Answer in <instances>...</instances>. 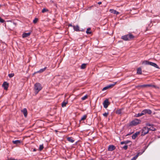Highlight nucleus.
<instances>
[{
    "label": "nucleus",
    "mask_w": 160,
    "mask_h": 160,
    "mask_svg": "<svg viewBox=\"0 0 160 160\" xmlns=\"http://www.w3.org/2000/svg\"><path fill=\"white\" fill-rule=\"evenodd\" d=\"M135 37L131 33H129L121 37V38L124 41H130L134 38Z\"/></svg>",
    "instance_id": "nucleus-1"
},
{
    "label": "nucleus",
    "mask_w": 160,
    "mask_h": 160,
    "mask_svg": "<svg viewBox=\"0 0 160 160\" xmlns=\"http://www.w3.org/2000/svg\"><path fill=\"white\" fill-rule=\"evenodd\" d=\"M141 121L139 119L136 118L131 121L129 124L130 126H135L140 124Z\"/></svg>",
    "instance_id": "nucleus-2"
},
{
    "label": "nucleus",
    "mask_w": 160,
    "mask_h": 160,
    "mask_svg": "<svg viewBox=\"0 0 160 160\" xmlns=\"http://www.w3.org/2000/svg\"><path fill=\"white\" fill-rule=\"evenodd\" d=\"M142 64L146 65H150L157 68H159V67L156 63L148 61L147 60L143 61L142 62Z\"/></svg>",
    "instance_id": "nucleus-3"
},
{
    "label": "nucleus",
    "mask_w": 160,
    "mask_h": 160,
    "mask_svg": "<svg viewBox=\"0 0 160 160\" xmlns=\"http://www.w3.org/2000/svg\"><path fill=\"white\" fill-rule=\"evenodd\" d=\"M42 88L41 84L37 83L35 84L34 89L36 94H37L42 89Z\"/></svg>",
    "instance_id": "nucleus-4"
},
{
    "label": "nucleus",
    "mask_w": 160,
    "mask_h": 160,
    "mask_svg": "<svg viewBox=\"0 0 160 160\" xmlns=\"http://www.w3.org/2000/svg\"><path fill=\"white\" fill-rule=\"evenodd\" d=\"M149 132V128L147 127H143L141 130V135L142 136H144L146 134H147Z\"/></svg>",
    "instance_id": "nucleus-5"
},
{
    "label": "nucleus",
    "mask_w": 160,
    "mask_h": 160,
    "mask_svg": "<svg viewBox=\"0 0 160 160\" xmlns=\"http://www.w3.org/2000/svg\"><path fill=\"white\" fill-rule=\"evenodd\" d=\"M142 113L143 115H145L146 114H150L152 113V111L151 110L149 109H145L143 110L142 111Z\"/></svg>",
    "instance_id": "nucleus-6"
},
{
    "label": "nucleus",
    "mask_w": 160,
    "mask_h": 160,
    "mask_svg": "<svg viewBox=\"0 0 160 160\" xmlns=\"http://www.w3.org/2000/svg\"><path fill=\"white\" fill-rule=\"evenodd\" d=\"M109 104V102L108 101V99L105 100L103 103V107L105 108H108Z\"/></svg>",
    "instance_id": "nucleus-7"
},
{
    "label": "nucleus",
    "mask_w": 160,
    "mask_h": 160,
    "mask_svg": "<svg viewBox=\"0 0 160 160\" xmlns=\"http://www.w3.org/2000/svg\"><path fill=\"white\" fill-rule=\"evenodd\" d=\"M8 83L6 82H4L2 85V86L3 87L4 89L6 90L8 89Z\"/></svg>",
    "instance_id": "nucleus-8"
},
{
    "label": "nucleus",
    "mask_w": 160,
    "mask_h": 160,
    "mask_svg": "<svg viewBox=\"0 0 160 160\" xmlns=\"http://www.w3.org/2000/svg\"><path fill=\"white\" fill-rule=\"evenodd\" d=\"M116 147L113 145H109L108 146V150L109 151H112L115 150Z\"/></svg>",
    "instance_id": "nucleus-9"
},
{
    "label": "nucleus",
    "mask_w": 160,
    "mask_h": 160,
    "mask_svg": "<svg viewBox=\"0 0 160 160\" xmlns=\"http://www.w3.org/2000/svg\"><path fill=\"white\" fill-rule=\"evenodd\" d=\"M21 112L23 113L24 116L26 117L27 115V110L26 108H24Z\"/></svg>",
    "instance_id": "nucleus-10"
},
{
    "label": "nucleus",
    "mask_w": 160,
    "mask_h": 160,
    "mask_svg": "<svg viewBox=\"0 0 160 160\" xmlns=\"http://www.w3.org/2000/svg\"><path fill=\"white\" fill-rule=\"evenodd\" d=\"M73 28L75 31L78 32L80 31L79 30V27L78 25H77L76 26H73Z\"/></svg>",
    "instance_id": "nucleus-11"
},
{
    "label": "nucleus",
    "mask_w": 160,
    "mask_h": 160,
    "mask_svg": "<svg viewBox=\"0 0 160 160\" xmlns=\"http://www.w3.org/2000/svg\"><path fill=\"white\" fill-rule=\"evenodd\" d=\"M139 132H136L134 134H133L132 136V138L133 139H135L138 135L139 134Z\"/></svg>",
    "instance_id": "nucleus-12"
},
{
    "label": "nucleus",
    "mask_w": 160,
    "mask_h": 160,
    "mask_svg": "<svg viewBox=\"0 0 160 160\" xmlns=\"http://www.w3.org/2000/svg\"><path fill=\"white\" fill-rule=\"evenodd\" d=\"M31 33L30 32H29L28 33H24L22 34V37L24 38L28 37L30 35Z\"/></svg>",
    "instance_id": "nucleus-13"
},
{
    "label": "nucleus",
    "mask_w": 160,
    "mask_h": 160,
    "mask_svg": "<svg viewBox=\"0 0 160 160\" xmlns=\"http://www.w3.org/2000/svg\"><path fill=\"white\" fill-rule=\"evenodd\" d=\"M110 11L111 13L114 14H116V15H118L119 13V12H117L116 10H114V9H111L110 10Z\"/></svg>",
    "instance_id": "nucleus-14"
},
{
    "label": "nucleus",
    "mask_w": 160,
    "mask_h": 160,
    "mask_svg": "<svg viewBox=\"0 0 160 160\" xmlns=\"http://www.w3.org/2000/svg\"><path fill=\"white\" fill-rule=\"evenodd\" d=\"M67 140L70 142L73 143L74 142V138L72 137H68L67 138Z\"/></svg>",
    "instance_id": "nucleus-15"
},
{
    "label": "nucleus",
    "mask_w": 160,
    "mask_h": 160,
    "mask_svg": "<svg viewBox=\"0 0 160 160\" xmlns=\"http://www.w3.org/2000/svg\"><path fill=\"white\" fill-rule=\"evenodd\" d=\"M12 142L13 143L18 145V144H20L21 143V141L19 140H16L13 141Z\"/></svg>",
    "instance_id": "nucleus-16"
},
{
    "label": "nucleus",
    "mask_w": 160,
    "mask_h": 160,
    "mask_svg": "<svg viewBox=\"0 0 160 160\" xmlns=\"http://www.w3.org/2000/svg\"><path fill=\"white\" fill-rule=\"evenodd\" d=\"M141 153H140V152H138L134 157L132 159L130 160H136L137 158L138 157L139 155L140 154H141Z\"/></svg>",
    "instance_id": "nucleus-17"
},
{
    "label": "nucleus",
    "mask_w": 160,
    "mask_h": 160,
    "mask_svg": "<svg viewBox=\"0 0 160 160\" xmlns=\"http://www.w3.org/2000/svg\"><path fill=\"white\" fill-rule=\"evenodd\" d=\"M47 67H45L44 68L41 69L39 71L36 72V73H42L45 71Z\"/></svg>",
    "instance_id": "nucleus-18"
},
{
    "label": "nucleus",
    "mask_w": 160,
    "mask_h": 160,
    "mask_svg": "<svg viewBox=\"0 0 160 160\" xmlns=\"http://www.w3.org/2000/svg\"><path fill=\"white\" fill-rule=\"evenodd\" d=\"M137 73L138 74H141L142 73V69L140 68L137 69Z\"/></svg>",
    "instance_id": "nucleus-19"
},
{
    "label": "nucleus",
    "mask_w": 160,
    "mask_h": 160,
    "mask_svg": "<svg viewBox=\"0 0 160 160\" xmlns=\"http://www.w3.org/2000/svg\"><path fill=\"white\" fill-rule=\"evenodd\" d=\"M143 115V114L142 112L141 113H139L137 114H136L134 115V117H138Z\"/></svg>",
    "instance_id": "nucleus-20"
},
{
    "label": "nucleus",
    "mask_w": 160,
    "mask_h": 160,
    "mask_svg": "<svg viewBox=\"0 0 160 160\" xmlns=\"http://www.w3.org/2000/svg\"><path fill=\"white\" fill-rule=\"evenodd\" d=\"M122 109H120L117 110L116 112V113L118 114H121L122 113Z\"/></svg>",
    "instance_id": "nucleus-21"
},
{
    "label": "nucleus",
    "mask_w": 160,
    "mask_h": 160,
    "mask_svg": "<svg viewBox=\"0 0 160 160\" xmlns=\"http://www.w3.org/2000/svg\"><path fill=\"white\" fill-rule=\"evenodd\" d=\"M149 128V131H155L156 130V129L153 127V126H152Z\"/></svg>",
    "instance_id": "nucleus-22"
},
{
    "label": "nucleus",
    "mask_w": 160,
    "mask_h": 160,
    "mask_svg": "<svg viewBox=\"0 0 160 160\" xmlns=\"http://www.w3.org/2000/svg\"><path fill=\"white\" fill-rule=\"evenodd\" d=\"M116 83V82H114L113 83L110 84L108 85V86L109 88H111L113 87Z\"/></svg>",
    "instance_id": "nucleus-23"
},
{
    "label": "nucleus",
    "mask_w": 160,
    "mask_h": 160,
    "mask_svg": "<svg viewBox=\"0 0 160 160\" xmlns=\"http://www.w3.org/2000/svg\"><path fill=\"white\" fill-rule=\"evenodd\" d=\"M130 142H131L130 141L127 140L125 141L121 142L120 143L121 144H127Z\"/></svg>",
    "instance_id": "nucleus-24"
},
{
    "label": "nucleus",
    "mask_w": 160,
    "mask_h": 160,
    "mask_svg": "<svg viewBox=\"0 0 160 160\" xmlns=\"http://www.w3.org/2000/svg\"><path fill=\"white\" fill-rule=\"evenodd\" d=\"M87 117V115H83L81 118L80 121H84L85 120Z\"/></svg>",
    "instance_id": "nucleus-25"
},
{
    "label": "nucleus",
    "mask_w": 160,
    "mask_h": 160,
    "mask_svg": "<svg viewBox=\"0 0 160 160\" xmlns=\"http://www.w3.org/2000/svg\"><path fill=\"white\" fill-rule=\"evenodd\" d=\"M147 87L146 84H143V85H138L136 87V88H139V87L144 88V87Z\"/></svg>",
    "instance_id": "nucleus-26"
},
{
    "label": "nucleus",
    "mask_w": 160,
    "mask_h": 160,
    "mask_svg": "<svg viewBox=\"0 0 160 160\" xmlns=\"http://www.w3.org/2000/svg\"><path fill=\"white\" fill-rule=\"evenodd\" d=\"M86 64L83 63L82 64V65L81 66V68L82 69H84L86 68Z\"/></svg>",
    "instance_id": "nucleus-27"
},
{
    "label": "nucleus",
    "mask_w": 160,
    "mask_h": 160,
    "mask_svg": "<svg viewBox=\"0 0 160 160\" xmlns=\"http://www.w3.org/2000/svg\"><path fill=\"white\" fill-rule=\"evenodd\" d=\"M67 103H68V102L67 101L65 102L64 101L63 102L62 104V107H64L65 106H66V105Z\"/></svg>",
    "instance_id": "nucleus-28"
},
{
    "label": "nucleus",
    "mask_w": 160,
    "mask_h": 160,
    "mask_svg": "<svg viewBox=\"0 0 160 160\" xmlns=\"http://www.w3.org/2000/svg\"><path fill=\"white\" fill-rule=\"evenodd\" d=\"M91 28H88L87 29L86 31V33L88 34H90L91 33V32L90 31Z\"/></svg>",
    "instance_id": "nucleus-29"
},
{
    "label": "nucleus",
    "mask_w": 160,
    "mask_h": 160,
    "mask_svg": "<svg viewBox=\"0 0 160 160\" xmlns=\"http://www.w3.org/2000/svg\"><path fill=\"white\" fill-rule=\"evenodd\" d=\"M44 147L43 144H42L40 145L39 150L40 151H41L42 149Z\"/></svg>",
    "instance_id": "nucleus-30"
},
{
    "label": "nucleus",
    "mask_w": 160,
    "mask_h": 160,
    "mask_svg": "<svg viewBox=\"0 0 160 160\" xmlns=\"http://www.w3.org/2000/svg\"><path fill=\"white\" fill-rule=\"evenodd\" d=\"M151 87H153V88H156V89H159V87H158L157 86H156V85H152V86H151Z\"/></svg>",
    "instance_id": "nucleus-31"
},
{
    "label": "nucleus",
    "mask_w": 160,
    "mask_h": 160,
    "mask_svg": "<svg viewBox=\"0 0 160 160\" xmlns=\"http://www.w3.org/2000/svg\"><path fill=\"white\" fill-rule=\"evenodd\" d=\"M109 113L108 112H105L103 114V115L105 117H107L108 116V115Z\"/></svg>",
    "instance_id": "nucleus-32"
},
{
    "label": "nucleus",
    "mask_w": 160,
    "mask_h": 160,
    "mask_svg": "<svg viewBox=\"0 0 160 160\" xmlns=\"http://www.w3.org/2000/svg\"><path fill=\"white\" fill-rule=\"evenodd\" d=\"M48 11V10L45 8H43L42 10V13H44L45 12H47Z\"/></svg>",
    "instance_id": "nucleus-33"
},
{
    "label": "nucleus",
    "mask_w": 160,
    "mask_h": 160,
    "mask_svg": "<svg viewBox=\"0 0 160 160\" xmlns=\"http://www.w3.org/2000/svg\"><path fill=\"white\" fill-rule=\"evenodd\" d=\"M38 19L37 18H35V19L33 20V22L34 23H36L37 22H38Z\"/></svg>",
    "instance_id": "nucleus-34"
},
{
    "label": "nucleus",
    "mask_w": 160,
    "mask_h": 160,
    "mask_svg": "<svg viewBox=\"0 0 160 160\" xmlns=\"http://www.w3.org/2000/svg\"><path fill=\"white\" fill-rule=\"evenodd\" d=\"M8 76L9 78H12L14 76V74L13 73L9 74L8 75Z\"/></svg>",
    "instance_id": "nucleus-35"
},
{
    "label": "nucleus",
    "mask_w": 160,
    "mask_h": 160,
    "mask_svg": "<svg viewBox=\"0 0 160 160\" xmlns=\"http://www.w3.org/2000/svg\"><path fill=\"white\" fill-rule=\"evenodd\" d=\"M108 88H109L108 86H107L106 87H105L104 88H103V89H102V91H103L106 90Z\"/></svg>",
    "instance_id": "nucleus-36"
},
{
    "label": "nucleus",
    "mask_w": 160,
    "mask_h": 160,
    "mask_svg": "<svg viewBox=\"0 0 160 160\" xmlns=\"http://www.w3.org/2000/svg\"><path fill=\"white\" fill-rule=\"evenodd\" d=\"M4 20L0 17V22L1 23L4 22Z\"/></svg>",
    "instance_id": "nucleus-37"
},
{
    "label": "nucleus",
    "mask_w": 160,
    "mask_h": 160,
    "mask_svg": "<svg viewBox=\"0 0 160 160\" xmlns=\"http://www.w3.org/2000/svg\"><path fill=\"white\" fill-rule=\"evenodd\" d=\"M87 95L84 96L82 97V100H84L87 98Z\"/></svg>",
    "instance_id": "nucleus-38"
},
{
    "label": "nucleus",
    "mask_w": 160,
    "mask_h": 160,
    "mask_svg": "<svg viewBox=\"0 0 160 160\" xmlns=\"http://www.w3.org/2000/svg\"><path fill=\"white\" fill-rule=\"evenodd\" d=\"M128 148V146L127 145H125L122 148L124 149V150H126Z\"/></svg>",
    "instance_id": "nucleus-39"
},
{
    "label": "nucleus",
    "mask_w": 160,
    "mask_h": 160,
    "mask_svg": "<svg viewBox=\"0 0 160 160\" xmlns=\"http://www.w3.org/2000/svg\"><path fill=\"white\" fill-rule=\"evenodd\" d=\"M146 125L148 126H150V127L152 126H153V124H150L148 123H147L146 124Z\"/></svg>",
    "instance_id": "nucleus-40"
},
{
    "label": "nucleus",
    "mask_w": 160,
    "mask_h": 160,
    "mask_svg": "<svg viewBox=\"0 0 160 160\" xmlns=\"http://www.w3.org/2000/svg\"><path fill=\"white\" fill-rule=\"evenodd\" d=\"M147 87H151L152 84H146Z\"/></svg>",
    "instance_id": "nucleus-41"
},
{
    "label": "nucleus",
    "mask_w": 160,
    "mask_h": 160,
    "mask_svg": "<svg viewBox=\"0 0 160 160\" xmlns=\"http://www.w3.org/2000/svg\"><path fill=\"white\" fill-rule=\"evenodd\" d=\"M68 27H73V26H74V25H72L71 24H69L68 25Z\"/></svg>",
    "instance_id": "nucleus-42"
},
{
    "label": "nucleus",
    "mask_w": 160,
    "mask_h": 160,
    "mask_svg": "<svg viewBox=\"0 0 160 160\" xmlns=\"http://www.w3.org/2000/svg\"><path fill=\"white\" fill-rule=\"evenodd\" d=\"M133 133V132H132L129 133H128V134H127L126 136H128L130 135L131 134H132Z\"/></svg>",
    "instance_id": "nucleus-43"
},
{
    "label": "nucleus",
    "mask_w": 160,
    "mask_h": 160,
    "mask_svg": "<svg viewBox=\"0 0 160 160\" xmlns=\"http://www.w3.org/2000/svg\"><path fill=\"white\" fill-rule=\"evenodd\" d=\"M37 151V150L36 148H34L33 149V150H32V151L33 152H35Z\"/></svg>",
    "instance_id": "nucleus-44"
},
{
    "label": "nucleus",
    "mask_w": 160,
    "mask_h": 160,
    "mask_svg": "<svg viewBox=\"0 0 160 160\" xmlns=\"http://www.w3.org/2000/svg\"><path fill=\"white\" fill-rule=\"evenodd\" d=\"M98 4L100 5L102 3V2H98Z\"/></svg>",
    "instance_id": "nucleus-45"
},
{
    "label": "nucleus",
    "mask_w": 160,
    "mask_h": 160,
    "mask_svg": "<svg viewBox=\"0 0 160 160\" xmlns=\"http://www.w3.org/2000/svg\"><path fill=\"white\" fill-rule=\"evenodd\" d=\"M89 160H93L92 159H90Z\"/></svg>",
    "instance_id": "nucleus-46"
}]
</instances>
